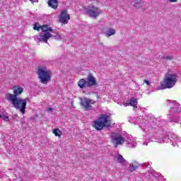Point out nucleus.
<instances>
[{
	"mask_svg": "<svg viewBox=\"0 0 181 181\" xmlns=\"http://www.w3.org/2000/svg\"><path fill=\"white\" fill-rule=\"evenodd\" d=\"M141 128V131L144 132V136H147L143 145L148 146V144L150 142H157V144H169L172 142L173 146H177L179 142H181V137L177 135L170 133L167 134L165 129L162 128L165 125V120H160V119H156V117L148 115L144 116L142 121L140 118L136 121Z\"/></svg>",
	"mask_w": 181,
	"mask_h": 181,
	"instance_id": "obj_1",
	"label": "nucleus"
},
{
	"mask_svg": "<svg viewBox=\"0 0 181 181\" xmlns=\"http://www.w3.org/2000/svg\"><path fill=\"white\" fill-rule=\"evenodd\" d=\"M5 97L8 101L12 104V105L16 108V110H18L21 114L25 115L26 110V104H28V101H29V98H26L25 99H22L20 98H15L13 94L6 93Z\"/></svg>",
	"mask_w": 181,
	"mask_h": 181,
	"instance_id": "obj_2",
	"label": "nucleus"
},
{
	"mask_svg": "<svg viewBox=\"0 0 181 181\" xmlns=\"http://www.w3.org/2000/svg\"><path fill=\"white\" fill-rule=\"evenodd\" d=\"M170 110L168 115V118L170 122L180 124L181 127V118H179V114H181V105L176 100L170 101Z\"/></svg>",
	"mask_w": 181,
	"mask_h": 181,
	"instance_id": "obj_3",
	"label": "nucleus"
},
{
	"mask_svg": "<svg viewBox=\"0 0 181 181\" xmlns=\"http://www.w3.org/2000/svg\"><path fill=\"white\" fill-rule=\"evenodd\" d=\"M42 33L39 35H35L34 39L36 42H43L44 43H47V40L50 37H54L57 40H60L62 37L59 35H53L52 33L53 30L49 28V25H41Z\"/></svg>",
	"mask_w": 181,
	"mask_h": 181,
	"instance_id": "obj_4",
	"label": "nucleus"
},
{
	"mask_svg": "<svg viewBox=\"0 0 181 181\" xmlns=\"http://www.w3.org/2000/svg\"><path fill=\"white\" fill-rule=\"evenodd\" d=\"M177 83V75L175 74L168 73L164 76L163 82L160 83L161 88H173Z\"/></svg>",
	"mask_w": 181,
	"mask_h": 181,
	"instance_id": "obj_5",
	"label": "nucleus"
},
{
	"mask_svg": "<svg viewBox=\"0 0 181 181\" xmlns=\"http://www.w3.org/2000/svg\"><path fill=\"white\" fill-rule=\"evenodd\" d=\"M111 126V121H110V116L107 115H102L98 117V120L95 121L93 127L97 131H101L104 127L108 128Z\"/></svg>",
	"mask_w": 181,
	"mask_h": 181,
	"instance_id": "obj_6",
	"label": "nucleus"
},
{
	"mask_svg": "<svg viewBox=\"0 0 181 181\" xmlns=\"http://www.w3.org/2000/svg\"><path fill=\"white\" fill-rule=\"evenodd\" d=\"M37 73L42 84H47L52 80V71L45 66L39 67Z\"/></svg>",
	"mask_w": 181,
	"mask_h": 181,
	"instance_id": "obj_7",
	"label": "nucleus"
},
{
	"mask_svg": "<svg viewBox=\"0 0 181 181\" xmlns=\"http://www.w3.org/2000/svg\"><path fill=\"white\" fill-rule=\"evenodd\" d=\"M84 9L90 18H93V19H97L101 13H103V11H101V8L93 5L89 4L88 6L84 7Z\"/></svg>",
	"mask_w": 181,
	"mask_h": 181,
	"instance_id": "obj_8",
	"label": "nucleus"
},
{
	"mask_svg": "<svg viewBox=\"0 0 181 181\" xmlns=\"http://www.w3.org/2000/svg\"><path fill=\"white\" fill-rule=\"evenodd\" d=\"M112 142L115 144V146L118 145H122L125 142V139L122 137V135L118 133H112L111 134Z\"/></svg>",
	"mask_w": 181,
	"mask_h": 181,
	"instance_id": "obj_9",
	"label": "nucleus"
},
{
	"mask_svg": "<svg viewBox=\"0 0 181 181\" xmlns=\"http://www.w3.org/2000/svg\"><path fill=\"white\" fill-rule=\"evenodd\" d=\"M93 104H95V101L86 98L81 99V105L85 108V110H93Z\"/></svg>",
	"mask_w": 181,
	"mask_h": 181,
	"instance_id": "obj_10",
	"label": "nucleus"
},
{
	"mask_svg": "<svg viewBox=\"0 0 181 181\" xmlns=\"http://www.w3.org/2000/svg\"><path fill=\"white\" fill-rule=\"evenodd\" d=\"M59 22L64 25H67L69 21H70V16L67 13L66 10H63L61 14L59 16Z\"/></svg>",
	"mask_w": 181,
	"mask_h": 181,
	"instance_id": "obj_11",
	"label": "nucleus"
},
{
	"mask_svg": "<svg viewBox=\"0 0 181 181\" xmlns=\"http://www.w3.org/2000/svg\"><path fill=\"white\" fill-rule=\"evenodd\" d=\"M125 145L127 148H136L138 142L136 139L132 136H129L127 140H124Z\"/></svg>",
	"mask_w": 181,
	"mask_h": 181,
	"instance_id": "obj_12",
	"label": "nucleus"
},
{
	"mask_svg": "<svg viewBox=\"0 0 181 181\" xmlns=\"http://www.w3.org/2000/svg\"><path fill=\"white\" fill-rule=\"evenodd\" d=\"M124 107H133L135 110V108H138V100L136 98H132L129 100H127L126 103H123Z\"/></svg>",
	"mask_w": 181,
	"mask_h": 181,
	"instance_id": "obj_13",
	"label": "nucleus"
},
{
	"mask_svg": "<svg viewBox=\"0 0 181 181\" xmlns=\"http://www.w3.org/2000/svg\"><path fill=\"white\" fill-rule=\"evenodd\" d=\"M13 96L15 97V98H18V95H21L22 93H23V88H22L21 86H15L13 88Z\"/></svg>",
	"mask_w": 181,
	"mask_h": 181,
	"instance_id": "obj_14",
	"label": "nucleus"
},
{
	"mask_svg": "<svg viewBox=\"0 0 181 181\" xmlns=\"http://www.w3.org/2000/svg\"><path fill=\"white\" fill-rule=\"evenodd\" d=\"M139 166V163L136 161H133L130 164H127L128 170L129 172H134V170H136Z\"/></svg>",
	"mask_w": 181,
	"mask_h": 181,
	"instance_id": "obj_15",
	"label": "nucleus"
},
{
	"mask_svg": "<svg viewBox=\"0 0 181 181\" xmlns=\"http://www.w3.org/2000/svg\"><path fill=\"white\" fill-rule=\"evenodd\" d=\"M86 81H87L88 87H92V86H95V84L97 83V81H95V78H94L93 75H90L88 77V79L86 80Z\"/></svg>",
	"mask_w": 181,
	"mask_h": 181,
	"instance_id": "obj_16",
	"label": "nucleus"
},
{
	"mask_svg": "<svg viewBox=\"0 0 181 181\" xmlns=\"http://www.w3.org/2000/svg\"><path fill=\"white\" fill-rule=\"evenodd\" d=\"M58 5L59 3L57 2V0L48 1V6H49V8H52L53 9H57Z\"/></svg>",
	"mask_w": 181,
	"mask_h": 181,
	"instance_id": "obj_17",
	"label": "nucleus"
},
{
	"mask_svg": "<svg viewBox=\"0 0 181 181\" xmlns=\"http://www.w3.org/2000/svg\"><path fill=\"white\" fill-rule=\"evenodd\" d=\"M117 160L118 163H121V165H124V166L128 165V162H127L124 157H122L121 155H118L117 156Z\"/></svg>",
	"mask_w": 181,
	"mask_h": 181,
	"instance_id": "obj_18",
	"label": "nucleus"
},
{
	"mask_svg": "<svg viewBox=\"0 0 181 181\" xmlns=\"http://www.w3.org/2000/svg\"><path fill=\"white\" fill-rule=\"evenodd\" d=\"M78 86L80 88H84V87H88L87 84V80L82 78L78 82Z\"/></svg>",
	"mask_w": 181,
	"mask_h": 181,
	"instance_id": "obj_19",
	"label": "nucleus"
},
{
	"mask_svg": "<svg viewBox=\"0 0 181 181\" xmlns=\"http://www.w3.org/2000/svg\"><path fill=\"white\" fill-rule=\"evenodd\" d=\"M132 5H134L135 8L139 9V8H142V6H144V2H142V1H132Z\"/></svg>",
	"mask_w": 181,
	"mask_h": 181,
	"instance_id": "obj_20",
	"label": "nucleus"
},
{
	"mask_svg": "<svg viewBox=\"0 0 181 181\" xmlns=\"http://www.w3.org/2000/svg\"><path fill=\"white\" fill-rule=\"evenodd\" d=\"M105 35L107 37H110V36H112V35H115V30H114L112 28H109L105 33Z\"/></svg>",
	"mask_w": 181,
	"mask_h": 181,
	"instance_id": "obj_21",
	"label": "nucleus"
},
{
	"mask_svg": "<svg viewBox=\"0 0 181 181\" xmlns=\"http://www.w3.org/2000/svg\"><path fill=\"white\" fill-rule=\"evenodd\" d=\"M52 133L55 135V136H59V138H60V136H62L63 134V133L59 129H54Z\"/></svg>",
	"mask_w": 181,
	"mask_h": 181,
	"instance_id": "obj_22",
	"label": "nucleus"
},
{
	"mask_svg": "<svg viewBox=\"0 0 181 181\" xmlns=\"http://www.w3.org/2000/svg\"><path fill=\"white\" fill-rule=\"evenodd\" d=\"M147 179H149L150 180H153L155 179V173L151 172L148 173V175H146Z\"/></svg>",
	"mask_w": 181,
	"mask_h": 181,
	"instance_id": "obj_23",
	"label": "nucleus"
},
{
	"mask_svg": "<svg viewBox=\"0 0 181 181\" xmlns=\"http://www.w3.org/2000/svg\"><path fill=\"white\" fill-rule=\"evenodd\" d=\"M33 29L34 30H40V29H42V25H40L39 23H35L34 24Z\"/></svg>",
	"mask_w": 181,
	"mask_h": 181,
	"instance_id": "obj_24",
	"label": "nucleus"
},
{
	"mask_svg": "<svg viewBox=\"0 0 181 181\" xmlns=\"http://www.w3.org/2000/svg\"><path fill=\"white\" fill-rule=\"evenodd\" d=\"M163 59L164 60H169V61H170V60H172V59H173V57L167 55V56L163 57Z\"/></svg>",
	"mask_w": 181,
	"mask_h": 181,
	"instance_id": "obj_25",
	"label": "nucleus"
},
{
	"mask_svg": "<svg viewBox=\"0 0 181 181\" xmlns=\"http://www.w3.org/2000/svg\"><path fill=\"white\" fill-rule=\"evenodd\" d=\"M144 83L145 84H146V86H151V82H149L148 80L144 79Z\"/></svg>",
	"mask_w": 181,
	"mask_h": 181,
	"instance_id": "obj_26",
	"label": "nucleus"
},
{
	"mask_svg": "<svg viewBox=\"0 0 181 181\" xmlns=\"http://www.w3.org/2000/svg\"><path fill=\"white\" fill-rule=\"evenodd\" d=\"M3 119L4 121H6V122H8V121H9V117L8 116H3Z\"/></svg>",
	"mask_w": 181,
	"mask_h": 181,
	"instance_id": "obj_27",
	"label": "nucleus"
},
{
	"mask_svg": "<svg viewBox=\"0 0 181 181\" xmlns=\"http://www.w3.org/2000/svg\"><path fill=\"white\" fill-rule=\"evenodd\" d=\"M170 2L175 3V2H177V0H169Z\"/></svg>",
	"mask_w": 181,
	"mask_h": 181,
	"instance_id": "obj_28",
	"label": "nucleus"
},
{
	"mask_svg": "<svg viewBox=\"0 0 181 181\" xmlns=\"http://www.w3.org/2000/svg\"><path fill=\"white\" fill-rule=\"evenodd\" d=\"M30 2L33 3V2H37L38 0H30Z\"/></svg>",
	"mask_w": 181,
	"mask_h": 181,
	"instance_id": "obj_29",
	"label": "nucleus"
},
{
	"mask_svg": "<svg viewBox=\"0 0 181 181\" xmlns=\"http://www.w3.org/2000/svg\"><path fill=\"white\" fill-rule=\"evenodd\" d=\"M52 110H53L52 107H49V111H52Z\"/></svg>",
	"mask_w": 181,
	"mask_h": 181,
	"instance_id": "obj_30",
	"label": "nucleus"
},
{
	"mask_svg": "<svg viewBox=\"0 0 181 181\" xmlns=\"http://www.w3.org/2000/svg\"><path fill=\"white\" fill-rule=\"evenodd\" d=\"M1 118H2V115H0V119H1Z\"/></svg>",
	"mask_w": 181,
	"mask_h": 181,
	"instance_id": "obj_31",
	"label": "nucleus"
},
{
	"mask_svg": "<svg viewBox=\"0 0 181 181\" xmlns=\"http://www.w3.org/2000/svg\"><path fill=\"white\" fill-rule=\"evenodd\" d=\"M0 178H2V175H0Z\"/></svg>",
	"mask_w": 181,
	"mask_h": 181,
	"instance_id": "obj_32",
	"label": "nucleus"
},
{
	"mask_svg": "<svg viewBox=\"0 0 181 181\" xmlns=\"http://www.w3.org/2000/svg\"><path fill=\"white\" fill-rule=\"evenodd\" d=\"M148 166H149V165H147V168H148Z\"/></svg>",
	"mask_w": 181,
	"mask_h": 181,
	"instance_id": "obj_33",
	"label": "nucleus"
}]
</instances>
